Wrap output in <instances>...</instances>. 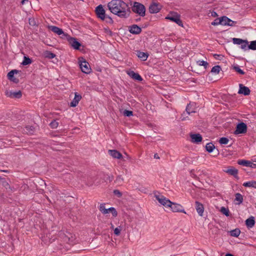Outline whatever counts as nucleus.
I'll return each instance as SVG.
<instances>
[{
    "label": "nucleus",
    "instance_id": "obj_1",
    "mask_svg": "<svg viewBox=\"0 0 256 256\" xmlns=\"http://www.w3.org/2000/svg\"><path fill=\"white\" fill-rule=\"evenodd\" d=\"M107 6L112 14L122 18H126L130 16V8L122 0H112L108 4Z\"/></svg>",
    "mask_w": 256,
    "mask_h": 256
},
{
    "label": "nucleus",
    "instance_id": "obj_2",
    "mask_svg": "<svg viewBox=\"0 0 256 256\" xmlns=\"http://www.w3.org/2000/svg\"><path fill=\"white\" fill-rule=\"evenodd\" d=\"M132 10L138 14L140 16H145L146 8L144 6L138 2H134L132 7Z\"/></svg>",
    "mask_w": 256,
    "mask_h": 256
},
{
    "label": "nucleus",
    "instance_id": "obj_3",
    "mask_svg": "<svg viewBox=\"0 0 256 256\" xmlns=\"http://www.w3.org/2000/svg\"><path fill=\"white\" fill-rule=\"evenodd\" d=\"M166 19L169 20L172 22H176L180 26H182V22L180 19V16L176 12H171L166 18Z\"/></svg>",
    "mask_w": 256,
    "mask_h": 256
},
{
    "label": "nucleus",
    "instance_id": "obj_4",
    "mask_svg": "<svg viewBox=\"0 0 256 256\" xmlns=\"http://www.w3.org/2000/svg\"><path fill=\"white\" fill-rule=\"evenodd\" d=\"M48 28L50 30H52L54 33L56 34H57L62 36H60L62 38L66 39V36H68V34L64 33L62 29L54 26H48Z\"/></svg>",
    "mask_w": 256,
    "mask_h": 256
},
{
    "label": "nucleus",
    "instance_id": "obj_5",
    "mask_svg": "<svg viewBox=\"0 0 256 256\" xmlns=\"http://www.w3.org/2000/svg\"><path fill=\"white\" fill-rule=\"evenodd\" d=\"M154 196L157 200L162 205L166 207H168L172 204V202L162 195L154 194Z\"/></svg>",
    "mask_w": 256,
    "mask_h": 256
},
{
    "label": "nucleus",
    "instance_id": "obj_6",
    "mask_svg": "<svg viewBox=\"0 0 256 256\" xmlns=\"http://www.w3.org/2000/svg\"><path fill=\"white\" fill-rule=\"evenodd\" d=\"M69 42L70 44L76 50H79L80 47L81 46V44L80 42H79L78 41H77L76 39L70 37L69 35L66 36V38Z\"/></svg>",
    "mask_w": 256,
    "mask_h": 256
},
{
    "label": "nucleus",
    "instance_id": "obj_7",
    "mask_svg": "<svg viewBox=\"0 0 256 256\" xmlns=\"http://www.w3.org/2000/svg\"><path fill=\"white\" fill-rule=\"evenodd\" d=\"M60 235L63 238L64 241L67 243L72 244L74 240L72 234L70 232H66V233L61 232Z\"/></svg>",
    "mask_w": 256,
    "mask_h": 256
},
{
    "label": "nucleus",
    "instance_id": "obj_8",
    "mask_svg": "<svg viewBox=\"0 0 256 256\" xmlns=\"http://www.w3.org/2000/svg\"><path fill=\"white\" fill-rule=\"evenodd\" d=\"M96 12L98 18L102 20H105L106 17V12L102 5L100 4L96 8Z\"/></svg>",
    "mask_w": 256,
    "mask_h": 256
},
{
    "label": "nucleus",
    "instance_id": "obj_9",
    "mask_svg": "<svg viewBox=\"0 0 256 256\" xmlns=\"http://www.w3.org/2000/svg\"><path fill=\"white\" fill-rule=\"evenodd\" d=\"M246 125L244 122H241L236 126V130L234 131V134H244L246 132Z\"/></svg>",
    "mask_w": 256,
    "mask_h": 256
},
{
    "label": "nucleus",
    "instance_id": "obj_10",
    "mask_svg": "<svg viewBox=\"0 0 256 256\" xmlns=\"http://www.w3.org/2000/svg\"><path fill=\"white\" fill-rule=\"evenodd\" d=\"M82 71L85 74H90L91 72V68L89 64L86 60L80 62V64Z\"/></svg>",
    "mask_w": 256,
    "mask_h": 256
},
{
    "label": "nucleus",
    "instance_id": "obj_11",
    "mask_svg": "<svg viewBox=\"0 0 256 256\" xmlns=\"http://www.w3.org/2000/svg\"><path fill=\"white\" fill-rule=\"evenodd\" d=\"M168 207L170 208L173 212H182L186 213L182 208V206L179 204L172 202V204L169 205Z\"/></svg>",
    "mask_w": 256,
    "mask_h": 256
},
{
    "label": "nucleus",
    "instance_id": "obj_12",
    "mask_svg": "<svg viewBox=\"0 0 256 256\" xmlns=\"http://www.w3.org/2000/svg\"><path fill=\"white\" fill-rule=\"evenodd\" d=\"M238 164L240 165L248 167H250L252 168H256V162L254 163L250 161L246 160H239L238 161Z\"/></svg>",
    "mask_w": 256,
    "mask_h": 256
},
{
    "label": "nucleus",
    "instance_id": "obj_13",
    "mask_svg": "<svg viewBox=\"0 0 256 256\" xmlns=\"http://www.w3.org/2000/svg\"><path fill=\"white\" fill-rule=\"evenodd\" d=\"M250 90L247 86H244L242 84H239V90L238 94H242L244 96H248L250 94Z\"/></svg>",
    "mask_w": 256,
    "mask_h": 256
},
{
    "label": "nucleus",
    "instance_id": "obj_14",
    "mask_svg": "<svg viewBox=\"0 0 256 256\" xmlns=\"http://www.w3.org/2000/svg\"><path fill=\"white\" fill-rule=\"evenodd\" d=\"M161 9V6L156 3H153L149 7V12L151 14L158 13Z\"/></svg>",
    "mask_w": 256,
    "mask_h": 256
},
{
    "label": "nucleus",
    "instance_id": "obj_15",
    "mask_svg": "<svg viewBox=\"0 0 256 256\" xmlns=\"http://www.w3.org/2000/svg\"><path fill=\"white\" fill-rule=\"evenodd\" d=\"M191 112H192V110H191V104L190 102L186 106V112H184L182 114L180 118L182 120H186V118L188 117V116L190 115Z\"/></svg>",
    "mask_w": 256,
    "mask_h": 256
},
{
    "label": "nucleus",
    "instance_id": "obj_16",
    "mask_svg": "<svg viewBox=\"0 0 256 256\" xmlns=\"http://www.w3.org/2000/svg\"><path fill=\"white\" fill-rule=\"evenodd\" d=\"M195 204V208L199 216H202L204 212V206L203 204L198 202H196Z\"/></svg>",
    "mask_w": 256,
    "mask_h": 256
},
{
    "label": "nucleus",
    "instance_id": "obj_17",
    "mask_svg": "<svg viewBox=\"0 0 256 256\" xmlns=\"http://www.w3.org/2000/svg\"><path fill=\"white\" fill-rule=\"evenodd\" d=\"M81 98L82 96L78 94L77 92H76L74 98L70 103V106L72 107H76L78 104V102L80 101Z\"/></svg>",
    "mask_w": 256,
    "mask_h": 256
},
{
    "label": "nucleus",
    "instance_id": "obj_18",
    "mask_svg": "<svg viewBox=\"0 0 256 256\" xmlns=\"http://www.w3.org/2000/svg\"><path fill=\"white\" fill-rule=\"evenodd\" d=\"M129 31L132 34H139L141 32L142 29L138 26L136 24H133L130 26Z\"/></svg>",
    "mask_w": 256,
    "mask_h": 256
},
{
    "label": "nucleus",
    "instance_id": "obj_19",
    "mask_svg": "<svg viewBox=\"0 0 256 256\" xmlns=\"http://www.w3.org/2000/svg\"><path fill=\"white\" fill-rule=\"evenodd\" d=\"M224 171L225 172H226L229 174H230L232 176H237L238 173V170L235 168L233 166L228 167L226 169L224 170Z\"/></svg>",
    "mask_w": 256,
    "mask_h": 256
},
{
    "label": "nucleus",
    "instance_id": "obj_20",
    "mask_svg": "<svg viewBox=\"0 0 256 256\" xmlns=\"http://www.w3.org/2000/svg\"><path fill=\"white\" fill-rule=\"evenodd\" d=\"M128 74L134 80L138 81H142V76L138 73H136L132 70L128 71Z\"/></svg>",
    "mask_w": 256,
    "mask_h": 256
},
{
    "label": "nucleus",
    "instance_id": "obj_21",
    "mask_svg": "<svg viewBox=\"0 0 256 256\" xmlns=\"http://www.w3.org/2000/svg\"><path fill=\"white\" fill-rule=\"evenodd\" d=\"M108 154L115 158L120 159L122 157V154L116 150H109Z\"/></svg>",
    "mask_w": 256,
    "mask_h": 256
},
{
    "label": "nucleus",
    "instance_id": "obj_22",
    "mask_svg": "<svg viewBox=\"0 0 256 256\" xmlns=\"http://www.w3.org/2000/svg\"><path fill=\"white\" fill-rule=\"evenodd\" d=\"M136 56L142 61H146L148 56V54L147 52H144L140 50L136 51Z\"/></svg>",
    "mask_w": 256,
    "mask_h": 256
},
{
    "label": "nucleus",
    "instance_id": "obj_23",
    "mask_svg": "<svg viewBox=\"0 0 256 256\" xmlns=\"http://www.w3.org/2000/svg\"><path fill=\"white\" fill-rule=\"evenodd\" d=\"M255 224L254 218V216H250L246 220V224L248 228H252Z\"/></svg>",
    "mask_w": 256,
    "mask_h": 256
},
{
    "label": "nucleus",
    "instance_id": "obj_24",
    "mask_svg": "<svg viewBox=\"0 0 256 256\" xmlns=\"http://www.w3.org/2000/svg\"><path fill=\"white\" fill-rule=\"evenodd\" d=\"M202 138L199 134H193V142L199 144L202 142Z\"/></svg>",
    "mask_w": 256,
    "mask_h": 256
},
{
    "label": "nucleus",
    "instance_id": "obj_25",
    "mask_svg": "<svg viewBox=\"0 0 256 256\" xmlns=\"http://www.w3.org/2000/svg\"><path fill=\"white\" fill-rule=\"evenodd\" d=\"M243 186L245 187L253 188H256V181L251 180L245 182L243 184Z\"/></svg>",
    "mask_w": 256,
    "mask_h": 256
},
{
    "label": "nucleus",
    "instance_id": "obj_26",
    "mask_svg": "<svg viewBox=\"0 0 256 256\" xmlns=\"http://www.w3.org/2000/svg\"><path fill=\"white\" fill-rule=\"evenodd\" d=\"M0 186H2L6 188H10L9 184L6 178L2 176H0Z\"/></svg>",
    "mask_w": 256,
    "mask_h": 256
},
{
    "label": "nucleus",
    "instance_id": "obj_27",
    "mask_svg": "<svg viewBox=\"0 0 256 256\" xmlns=\"http://www.w3.org/2000/svg\"><path fill=\"white\" fill-rule=\"evenodd\" d=\"M8 78L14 82V83H18V80L14 77V74L13 73V71H10L8 74Z\"/></svg>",
    "mask_w": 256,
    "mask_h": 256
},
{
    "label": "nucleus",
    "instance_id": "obj_28",
    "mask_svg": "<svg viewBox=\"0 0 256 256\" xmlns=\"http://www.w3.org/2000/svg\"><path fill=\"white\" fill-rule=\"evenodd\" d=\"M243 196L240 193H236L235 194V200L238 202L237 204H240L243 202Z\"/></svg>",
    "mask_w": 256,
    "mask_h": 256
},
{
    "label": "nucleus",
    "instance_id": "obj_29",
    "mask_svg": "<svg viewBox=\"0 0 256 256\" xmlns=\"http://www.w3.org/2000/svg\"><path fill=\"white\" fill-rule=\"evenodd\" d=\"M100 210L104 214H106L110 212V210L108 208H105V204H100Z\"/></svg>",
    "mask_w": 256,
    "mask_h": 256
},
{
    "label": "nucleus",
    "instance_id": "obj_30",
    "mask_svg": "<svg viewBox=\"0 0 256 256\" xmlns=\"http://www.w3.org/2000/svg\"><path fill=\"white\" fill-rule=\"evenodd\" d=\"M214 148H215V146H214V144L212 142L208 143L206 146V150L208 152H212Z\"/></svg>",
    "mask_w": 256,
    "mask_h": 256
},
{
    "label": "nucleus",
    "instance_id": "obj_31",
    "mask_svg": "<svg viewBox=\"0 0 256 256\" xmlns=\"http://www.w3.org/2000/svg\"><path fill=\"white\" fill-rule=\"evenodd\" d=\"M240 231L238 228L232 230L230 232V234L231 236L238 237L240 234Z\"/></svg>",
    "mask_w": 256,
    "mask_h": 256
},
{
    "label": "nucleus",
    "instance_id": "obj_32",
    "mask_svg": "<svg viewBox=\"0 0 256 256\" xmlns=\"http://www.w3.org/2000/svg\"><path fill=\"white\" fill-rule=\"evenodd\" d=\"M32 62V60L28 57L24 56V60L22 62V64L26 66L30 64Z\"/></svg>",
    "mask_w": 256,
    "mask_h": 256
},
{
    "label": "nucleus",
    "instance_id": "obj_33",
    "mask_svg": "<svg viewBox=\"0 0 256 256\" xmlns=\"http://www.w3.org/2000/svg\"><path fill=\"white\" fill-rule=\"evenodd\" d=\"M222 25L228 26V22H230V18L226 16H223L221 17Z\"/></svg>",
    "mask_w": 256,
    "mask_h": 256
},
{
    "label": "nucleus",
    "instance_id": "obj_34",
    "mask_svg": "<svg viewBox=\"0 0 256 256\" xmlns=\"http://www.w3.org/2000/svg\"><path fill=\"white\" fill-rule=\"evenodd\" d=\"M196 64L200 66H204V70L208 66V63L204 60H197Z\"/></svg>",
    "mask_w": 256,
    "mask_h": 256
},
{
    "label": "nucleus",
    "instance_id": "obj_35",
    "mask_svg": "<svg viewBox=\"0 0 256 256\" xmlns=\"http://www.w3.org/2000/svg\"><path fill=\"white\" fill-rule=\"evenodd\" d=\"M233 69L238 73L240 74H245V72L240 68V66L238 65L234 66Z\"/></svg>",
    "mask_w": 256,
    "mask_h": 256
},
{
    "label": "nucleus",
    "instance_id": "obj_36",
    "mask_svg": "<svg viewBox=\"0 0 256 256\" xmlns=\"http://www.w3.org/2000/svg\"><path fill=\"white\" fill-rule=\"evenodd\" d=\"M232 42L234 44L240 45L244 42V40L238 38H233Z\"/></svg>",
    "mask_w": 256,
    "mask_h": 256
},
{
    "label": "nucleus",
    "instance_id": "obj_37",
    "mask_svg": "<svg viewBox=\"0 0 256 256\" xmlns=\"http://www.w3.org/2000/svg\"><path fill=\"white\" fill-rule=\"evenodd\" d=\"M221 68L219 66H216L212 68L211 72L218 74L219 73Z\"/></svg>",
    "mask_w": 256,
    "mask_h": 256
},
{
    "label": "nucleus",
    "instance_id": "obj_38",
    "mask_svg": "<svg viewBox=\"0 0 256 256\" xmlns=\"http://www.w3.org/2000/svg\"><path fill=\"white\" fill-rule=\"evenodd\" d=\"M229 140L226 138H221L219 140V142L222 144H228Z\"/></svg>",
    "mask_w": 256,
    "mask_h": 256
},
{
    "label": "nucleus",
    "instance_id": "obj_39",
    "mask_svg": "<svg viewBox=\"0 0 256 256\" xmlns=\"http://www.w3.org/2000/svg\"><path fill=\"white\" fill-rule=\"evenodd\" d=\"M55 56V54L50 51H47L45 54V56L50 59L54 58Z\"/></svg>",
    "mask_w": 256,
    "mask_h": 256
},
{
    "label": "nucleus",
    "instance_id": "obj_40",
    "mask_svg": "<svg viewBox=\"0 0 256 256\" xmlns=\"http://www.w3.org/2000/svg\"><path fill=\"white\" fill-rule=\"evenodd\" d=\"M248 48L256 50V40L251 42L250 44L248 46Z\"/></svg>",
    "mask_w": 256,
    "mask_h": 256
},
{
    "label": "nucleus",
    "instance_id": "obj_41",
    "mask_svg": "<svg viewBox=\"0 0 256 256\" xmlns=\"http://www.w3.org/2000/svg\"><path fill=\"white\" fill-rule=\"evenodd\" d=\"M220 212L225 216H229L230 212L228 208L224 207H222L220 208Z\"/></svg>",
    "mask_w": 256,
    "mask_h": 256
},
{
    "label": "nucleus",
    "instance_id": "obj_42",
    "mask_svg": "<svg viewBox=\"0 0 256 256\" xmlns=\"http://www.w3.org/2000/svg\"><path fill=\"white\" fill-rule=\"evenodd\" d=\"M248 44V42L247 40H244V42L242 44H240V48L244 50H247V48H248V46H249Z\"/></svg>",
    "mask_w": 256,
    "mask_h": 256
},
{
    "label": "nucleus",
    "instance_id": "obj_43",
    "mask_svg": "<svg viewBox=\"0 0 256 256\" xmlns=\"http://www.w3.org/2000/svg\"><path fill=\"white\" fill-rule=\"evenodd\" d=\"M50 126L52 128H56L58 126V122L56 120H53L50 123Z\"/></svg>",
    "mask_w": 256,
    "mask_h": 256
},
{
    "label": "nucleus",
    "instance_id": "obj_44",
    "mask_svg": "<svg viewBox=\"0 0 256 256\" xmlns=\"http://www.w3.org/2000/svg\"><path fill=\"white\" fill-rule=\"evenodd\" d=\"M22 94L21 91L19 90L18 92H14L12 98H20L22 97Z\"/></svg>",
    "mask_w": 256,
    "mask_h": 256
},
{
    "label": "nucleus",
    "instance_id": "obj_45",
    "mask_svg": "<svg viewBox=\"0 0 256 256\" xmlns=\"http://www.w3.org/2000/svg\"><path fill=\"white\" fill-rule=\"evenodd\" d=\"M124 182V178H123L122 176L120 175V176H118L114 182L116 184H121L122 183Z\"/></svg>",
    "mask_w": 256,
    "mask_h": 256
},
{
    "label": "nucleus",
    "instance_id": "obj_46",
    "mask_svg": "<svg viewBox=\"0 0 256 256\" xmlns=\"http://www.w3.org/2000/svg\"><path fill=\"white\" fill-rule=\"evenodd\" d=\"M212 24L213 26H217L218 24L222 25L221 18H220L216 19L213 22H212Z\"/></svg>",
    "mask_w": 256,
    "mask_h": 256
},
{
    "label": "nucleus",
    "instance_id": "obj_47",
    "mask_svg": "<svg viewBox=\"0 0 256 256\" xmlns=\"http://www.w3.org/2000/svg\"><path fill=\"white\" fill-rule=\"evenodd\" d=\"M109 210H110V212H112L114 216L116 217L117 216L118 212L114 208H109Z\"/></svg>",
    "mask_w": 256,
    "mask_h": 256
},
{
    "label": "nucleus",
    "instance_id": "obj_48",
    "mask_svg": "<svg viewBox=\"0 0 256 256\" xmlns=\"http://www.w3.org/2000/svg\"><path fill=\"white\" fill-rule=\"evenodd\" d=\"M124 114L126 116H130L133 115V112L130 110H124Z\"/></svg>",
    "mask_w": 256,
    "mask_h": 256
},
{
    "label": "nucleus",
    "instance_id": "obj_49",
    "mask_svg": "<svg viewBox=\"0 0 256 256\" xmlns=\"http://www.w3.org/2000/svg\"><path fill=\"white\" fill-rule=\"evenodd\" d=\"M122 230V228H116L114 229V234L116 236H119L120 234V231Z\"/></svg>",
    "mask_w": 256,
    "mask_h": 256
},
{
    "label": "nucleus",
    "instance_id": "obj_50",
    "mask_svg": "<svg viewBox=\"0 0 256 256\" xmlns=\"http://www.w3.org/2000/svg\"><path fill=\"white\" fill-rule=\"evenodd\" d=\"M114 194L118 198H120L122 196V192L118 190H114Z\"/></svg>",
    "mask_w": 256,
    "mask_h": 256
},
{
    "label": "nucleus",
    "instance_id": "obj_51",
    "mask_svg": "<svg viewBox=\"0 0 256 256\" xmlns=\"http://www.w3.org/2000/svg\"><path fill=\"white\" fill-rule=\"evenodd\" d=\"M5 93L7 96L12 98L14 92L6 90Z\"/></svg>",
    "mask_w": 256,
    "mask_h": 256
},
{
    "label": "nucleus",
    "instance_id": "obj_52",
    "mask_svg": "<svg viewBox=\"0 0 256 256\" xmlns=\"http://www.w3.org/2000/svg\"><path fill=\"white\" fill-rule=\"evenodd\" d=\"M105 19H106V22L108 23L112 24L114 22L112 19L108 16L106 15V17Z\"/></svg>",
    "mask_w": 256,
    "mask_h": 256
},
{
    "label": "nucleus",
    "instance_id": "obj_53",
    "mask_svg": "<svg viewBox=\"0 0 256 256\" xmlns=\"http://www.w3.org/2000/svg\"><path fill=\"white\" fill-rule=\"evenodd\" d=\"M228 26H234V24H236V22H234L230 19V22H228Z\"/></svg>",
    "mask_w": 256,
    "mask_h": 256
},
{
    "label": "nucleus",
    "instance_id": "obj_54",
    "mask_svg": "<svg viewBox=\"0 0 256 256\" xmlns=\"http://www.w3.org/2000/svg\"><path fill=\"white\" fill-rule=\"evenodd\" d=\"M26 128L28 131L27 132H30L33 131V128L32 126H26Z\"/></svg>",
    "mask_w": 256,
    "mask_h": 256
},
{
    "label": "nucleus",
    "instance_id": "obj_55",
    "mask_svg": "<svg viewBox=\"0 0 256 256\" xmlns=\"http://www.w3.org/2000/svg\"><path fill=\"white\" fill-rule=\"evenodd\" d=\"M210 14H211V16L212 17H216L218 16L217 13L214 11L211 12Z\"/></svg>",
    "mask_w": 256,
    "mask_h": 256
},
{
    "label": "nucleus",
    "instance_id": "obj_56",
    "mask_svg": "<svg viewBox=\"0 0 256 256\" xmlns=\"http://www.w3.org/2000/svg\"><path fill=\"white\" fill-rule=\"evenodd\" d=\"M190 142H192V132L189 134V138L188 139Z\"/></svg>",
    "mask_w": 256,
    "mask_h": 256
},
{
    "label": "nucleus",
    "instance_id": "obj_57",
    "mask_svg": "<svg viewBox=\"0 0 256 256\" xmlns=\"http://www.w3.org/2000/svg\"><path fill=\"white\" fill-rule=\"evenodd\" d=\"M154 158H156V159H159L160 158V157L158 155V154H155L154 155Z\"/></svg>",
    "mask_w": 256,
    "mask_h": 256
},
{
    "label": "nucleus",
    "instance_id": "obj_58",
    "mask_svg": "<svg viewBox=\"0 0 256 256\" xmlns=\"http://www.w3.org/2000/svg\"><path fill=\"white\" fill-rule=\"evenodd\" d=\"M11 71H13V73L14 74H18V71L16 70H12Z\"/></svg>",
    "mask_w": 256,
    "mask_h": 256
},
{
    "label": "nucleus",
    "instance_id": "obj_59",
    "mask_svg": "<svg viewBox=\"0 0 256 256\" xmlns=\"http://www.w3.org/2000/svg\"><path fill=\"white\" fill-rule=\"evenodd\" d=\"M26 2H28V0H22L21 1V4H24Z\"/></svg>",
    "mask_w": 256,
    "mask_h": 256
},
{
    "label": "nucleus",
    "instance_id": "obj_60",
    "mask_svg": "<svg viewBox=\"0 0 256 256\" xmlns=\"http://www.w3.org/2000/svg\"><path fill=\"white\" fill-rule=\"evenodd\" d=\"M225 256H234L232 254H226Z\"/></svg>",
    "mask_w": 256,
    "mask_h": 256
},
{
    "label": "nucleus",
    "instance_id": "obj_61",
    "mask_svg": "<svg viewBox=\"0 0 256 256\" xmlns=\"http://www.w3.org/2000/svg\"><path fill=\"white\" fill-rule=\"evenodd\" d=\"M114 225H113L112 224H111V228H112V229H113V228H114Z\"/></svg>",
    "mask_w": 256,
    "mask_h": 256
},
{
    "label": "nucleus",
    "instance_id": "obj_62",
    "mask_svg": "<svg viewBox=\"0 0 256 256\" xmlns=\"http://www.w3.org/2000/svg\"><path fill=\"white\" fill-rule=\"evenodd\" d=\"M192 178H197V176H194V174H193Z\"/></svg>",
    "mask_w": 256,
    "mask_h": 256
},
{
    "label": "nucleus",
    "instance_id": "obj_63",
    "mask_svg": "<svg viewBox=\"0 0 256 256\" xmlns=\"http://www.w3.org/2000/svg\"><path fill=\"white\" fill-rule=\"evenodd\" d=\"M2 172H8V170H2Z\"/></svg>",
    "mask_w": 256,
    "mask_h": 256
},
{
    "label": "nucleus",
    "instance_id": "obj_64",
    "mask_svg": "<svg viewBox=\"0 0 256 256\" xmlns=\"http://www.w3.org/2000/svg\"><path fill=\"white\" fill-rule=\"evenodd\" d=\"M88 184V186H92V184Z\"/></svg>",
    "mask_w": 256,
    "mask_h": 256
}]
</instances>
